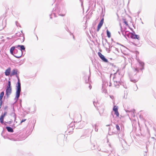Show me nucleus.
<instances>
[{
	"mask_svg": "<svg viewBox=\"0 0 156 156\" xmlns=\"http://www.w3.org/2000/svg\"><path fill=\"white\" fill-rule=\"evenodd\" d=\"M19 73L20 72H18V69L16 68H15L13 69L11 71L10 75V77L15 75L16 76L18 80L16 84V96L14 98V100H16V101L13 104L16 103L19 99L21 90L20 80L19 76Z\"/></svg>",
	"mask_w": 156,
	"mask_h": 156,
	"instance_id": "obj_1",
	"label": "nucleus"
},
{
	"mask_svg": "<svg viewBox=\"0 0 156 156\" xmlns=\"http://www.w3.org/2000/svg\"><path fill=\"white\" fill-rule=\"evenodd\" d=\"M138 62L140 65V69L138 67H136L134 68V72H136V73L133 76H130V81L134 83L136 82L140 78V76H137L136 74L139 72L140 70L142 71V73H143V70L144 69V62L139 60Z\"/></svg>",
	"mask_w": 156,
	"mask_h": 156,
	"instance_id": "obj_2",
	"label": "nucleus"
},
{
	"mask_svg": "<svg viewBox=\"0 0 156 156\" xmlns=\"http://www.w3.org/2000/svg\"><path fill=\"white\" fill-rule=\"evenodd\" d=\"M129 28L132 30V32H129L127 34V36L129 37H130L133 39H136L138 41L136 42H131V43L135 46H137L139 44V40L140 39V37L139 35L135 34V32L133 30V29L128 26Z\"/></svg>",
	"mask_w": 156,
	"mask_h": 156,
	"instance_id": "obj_3",
	"label": "nucleus"
},
{
	"mask_svg": "<svg viewBox=\"0 0 156 156\" xmlns=\"http://www.w3.org/2000/svg\"><path fill=\"white\" fill-rule=\"evenodd\" d=\"M60 8L57 5L53 9L52 11V13L50 15V18L51 19H52L51 16L53 15L55 17H57L56 14H57L59 16H64L65 14L60 13Z\"/></svg>",
	"mask_w": 156,
	"mask_h": 156,
	"instance_id": "obj_4",
	"label": "nucleus"
},
{
	"mask_svg": "<svg viewBox=\"0 0 156 156\" xmlns=\"http://www.w3.org/2000/svg\"><path fill=\"white\" fill-rule=\"evenodd\" d=\"M20 49V50L19 51L20 55H14V57L17 58H19L22 56H24L25 54V53L24 54L23 53V51H25V48L24 45H21Z\"/></svg>",
	"mask_w": 156,
	"mask_h": 156,
	"instance_id": "obj_5",
	"label": "nucleus"
},
{
	"mask_svg": "<svg viewBox=\"0 0 156 156\" xmlns=\"http://www.w3.org/2000/svg\"><path fill=\"white\" fill-rule=\"evenodd\" d=\"M85 122L84 121H80L78 122H76L74 124L75 127L77 129H82L85 126Z\"/></svg>",
	"mask_w": 156,
	"mask_h": 156,
	"instance_id": "obj_6",
	"label": "nucleus"
},
{
	"mask_svg": "<svg viewBox=\"0 0 156 156\" xmlns=\"http://www.w3.org/2000/svg\"><path fill=\"white\" fill-rule=\"evenodd\" d=\"M7 111H5L3 113H2L1 115L0 116V122L2 124L4 125L5 126L6 125V124L4 121V119L5 117L7 114Z\"/></svg>",
	"mask_w": 156,
	"mask_h": 156,
	"instance_id": "obj_7",
	"label": "nucleus"
},
{
	"mask_svg": "<svg viewBox=\"0 0 156 156\" xmlns=\"http://www.w3.org/2000/svg\"><path fill=\"white\" fill-rule=\"evenodd\" d=\"M12 92V88L11 87H6L5 88V95L7 98H9V95L11 94Z\"/></svg>",
	"mask_w": 156,
	"mask_h": 156,
	"instance_id": "obj_8",
	"label": "nucleus"
},
{
	"mask_svg": "<svg viewBox=\"0 0 156 156\" xmlns=\"http://www.w3.org/2000/svg\"><path fill=\"white\" fill-rule=\"evenodd\" d=\"M13 111L11 112L10 114V115L12 117H13L14 118V121L15 122L17 123V122L16 121V115L15 112V109L14 108V106L13 105L12 106Z\"/></svg>",
	"mask_w": 156,
	"mask_h": 156,
	"instance_id": "obj_9",
	"label": "nucleus"
},
{
	"mask_svg": "<svg viewBox=\"0 0 156 156\" xmlns=\"http://www.w3.org/2000/svg\"><path fill=\"white\" fill-rule=\"evenodd\" d=\"M104 18H102L99 23L98 24L97 28V31H98L101 27L102 26L103 23H104Z\"/></svg>",
	"mask_w": 156,
	"mask_h": 156,
	"instance_id": "obj_10",
	"label": "nucleus"
},
{
	"mask_svg": "<svg viewBox=\"0 0 156 156\" xmlns=\"http://www.w3.org/2000/svg\"><path fill=\"white\" fill-rule=\"evenodd\" d=\"M84 78L87 79V78H88L87 80L86 79L85 80V82L86 83H89V86L90 89L91 88V86L90 85V82H91L90 80V76H84Z\"/></svg>",
	"mask_w": 156,
	"mask_h": 156,
	"instance_id": "obj_11",
	"label": "nucleus"
},
{
	"mask_svg": "<svg viewBox=\"0 0 156 156\" xmlns=\"http://www.w3.org/2000/svg\"><path fill=\"white\" fill-rule=\"evenodd\" d=\"M20 45H17L12 47L10 49V52L11 54H13V51H14L15 49L16 48H20Z\"/></svg>",
	"mask_w": 156,
	"mask_h": 156,
	"instance_id": "obj_12",
	"label": "nucleus"
},
{
	"mask_svg": "<svg viewBox=\"0 0 156 156\" xmlns=\"http://www.w3.org/2000/svg\"><path fill=\"white\" fill-rule=\"evenodd\" d=\"M11 73V68L8 67L5 70V75L6 76H10Z\"/></svg>",
	"mask_w": 156,
	"mask_h": 156,
	"instance_id": "obj_13",
	"label": "nucleus"
},
{
	"mask_svg": "<svg viewBox=\"0 0 156 156\" xmlns=\"http://www.w3.org/2000/svg\"><path fill=\"white\" fill-rule=\"evenodd\" d=\"M16 36L17 37H23V40L22 42H23L25 40V37L24 36V34H21L20 32H19L18 33H16L15 34Z\"/></svg>",
	"mask_w": 156,
	"mask_h": 156,
	"instance_id": "obj_14",
	"label": "nucleus"
},
{
	"mask_svg": "<svg viewBox=\"0 0 156 156\" xmlns=\"http://www.w3.org/2000/svg\"><path fill=\"white\" fill-rule=\"evenodd\" d=\"M5 128L7 129V131L9 132L13 133L14 132L12 128L10 126H7Z\"/></svg>",
	"mask_w": 156,
	"mask_h": 156,
	"instance_id": "obj_15",
	"label": "nucleus"
},
{
	"mask_svg": "<svg viewBox=\"0 0 156 156\" xmlns=\"http://www.w3.org/2000/svg\"><path fill=\"white\" fill-rule=\"evenodd\" d=\"M121 141H122V146L123 148L124 149H125L126 148H125V146L124 147L123 145H124L125 146V144L126 145V141L125 140L122 139V140H120Z\"/></svg>",
	"mask_w": 156,
	"mask_h": 156,
	"instance_id": "obj_16",
	"label": "nucleus"
},
{
	"mask_svg": "<svg viewBox=\"0 0 156 156\" xmlns=\"http://www.w3.org/2000/svg\"><path fill=\"white\" fill-rule=\"evenodd\" d=\"M114 85L115 87L118 88L119 86V81H117L116 80H114Z\"/></svg>",
	"mask_w": 156,
	"mask_h": 156,
	"instance_id": "obj_17",
	"label": "nucleus"
},
{
	"mask_svg": "<svg viewBox=\"0 0 156 156\" xmlns=\"http://www.w3.org/2000/svg\"><path fill=\"white\" fill-rule=\"evenodd\" d=\"M103 62H108V60L105 58V57L104 56L101 59Z\"/></svg>",
	"mask_w": 156,
	"mask_h": 156,
	"instance_id": "obj_18",
	"label": "nucleus"
},
{
	"mask_svg": "<svg viewBox=\"0 0 156 156\" xmlns=\"http://www.w3.org/2000/svg\"><path fill=\"white\" fill-rule=\"evenodd\" d=\"M18 53H20L19 51L16 49H15L14 51H13V54H12V55H13L14 56V55H14V54H16Z\"/></svg>",
	"mask_w": 156,
	"mask_h": 156,
	"instance_id": "obj_19",
	"label": "nucleus"
},
{
	"mask_svg": "<svg viewBox=\"0 0 156 156\" xmlns=\"http://www.w3.org/2000/svg\"><path fill=\"white\" fill-rule=\"evenodd\" d=\"M107 35L108 38H110L111 37V34L110 32L108 30H106Z\"/></svg>",
	"mask_w": 156,
	"mask_h": 156,
	"instance_id": "obj_20",
	"label": "nucleus"
},
{
	"mask_svg": "<svg viewBox=\"0 0 156 156\" xmlns=\"http://www.w3.org/2000/svg\"><path fill=\"white\" fill-rule=\"evenodd\" d=\"M113 110L114 112L118 111V107L116 106L115 105L113 107Z\"/></svg>",
	"mask_w": 156,
	"mask_h": 156,
	"instance_id": "obj_21",
	"label": "nucleus"
},
{
	"mask_svg": "<svg viewBox=\"0 0 156 156\" xmlns=\"http://www.w3.org/2000/svg\"><path fill=\"white\" fill-rule=\"evenodd\" d=\"M98 54L99 56V57L101 59L104 56L100 52H98Z\"/></svg>",
	"mask_w": 156,
	"mask_h": 156,
	"instance_id": "obj_22",
	"label": "nucleus"
},
{
	"mask_svg": "<svg viewBox=\"0 0 156 156\" xmlns=\"http://www.w3.org/2000/svg\"><path fill=\"white\" fill-rule=\"evenodd\" d=\"M10 79L9 78V80L8 81L7 85L6 87H12V86L11 85V81H10Z\"/></svg>",
	"mask_w": 156,
	"mask_h": 156,
	"instance_id": "obj_23",
	"label": "nucleus"
},
{
	"mask_svg": "<svg viewBox=\"0 0 156 156\" xmlns=\"http://www.w3.org/2000/svg\"><path fill=\"white\" fill-rule=\"evenodd\" d=\"M128 31H125V33H124L123 32L124 31H123V30H122V32L123 35L126 38V36H127V34H126V32H128Z\"/></svg>",
	"mask_w": 156,
	"mask_h": 156,
	"instance_id": "obj_24",
	"label": "nucleus"
},
{
	"mask_svg": "<svg viewBox=\"0 0 156 156\" xmlns=\"http://www.w3.org/2000/svg\"><path fill=\"white\" fill-rule=\"evenodd\" d=\"M115 127H116V129L118 131H120V127H119V125L118 124H116L115 125Z\"/></svg>",
	"mask_w": 156,
	"mask_h": 156,
	"instance_id": "obj_25",
	"label": "nucleus"
},
{
	"mask_svg": "<svg viewBox=\"0 0 156 156\" xmlns=\"http://www.w3.org/2000/svg\"><path fill=\"white\" fill-rule=\"evenodd\" d=\"M119 82H120L119 84L120 85H122L125 88H126V87L124 85V83L123 82H122V81H121V80H120L119 81Z\"/></svg>",
	"mask_w": 156,
	"mask_h": 156,
	"instance_id": "obj_26",
	"label": "nucleus"
},
{
	"mask_svg": "<svg viewBox=\"0 0 156 156\" xmlns=\"http://www.w3.org/2000/svg\"><path fill=\"white\" fill-rule=\"evenodd\" d=\"M123 23L126 24V26H128V24L127 22L126 21V20L125 19H123Z\"/></svg>",
	"mask_w": 156,
	"mask_h": 156,
	"instance_id": "obj_27",
	"label": "nucleus"
},
{
	"mask_svg": "<svg viewBox=\"0 0 156 156\" xmlns=\"http://www.w3.org/2000/svg\"><path fill=\"white\" fill-rule=\"evenodd\" d=\"M73 126H72V124H70V125H69V130H70V131H71V130H73Z\"/></svg>",
	"mask_w": 156,
	"mask_h": 156,
	"instance_id": "obj_28",
	"label": "nucleus"
},
{
	"mask_svg": "<svg viewBox=\"0 0 156 156\" xmlns=\"http://www.w3.org/2000/svg\"><path fill=\"white\" fill-rule=\"evenodd\" d=\"M114 114L116 115V116H119V114L118 111L114 112Z\"/></svg>",
	"mask_w": 156,
	"mask_h": 156,
	"instance_id": "obj_29",
	"label": "nucleus"
},
{
	"mask_svg": "<svg viewBox=\"0 0 156 156\" xmlns=\"http://www.w3.org/2000/svg\"><path fill=\"white\" fill-rule=\"evenodd\" d=\"M16 24L17 27L19 26L20 27H21V26L20 24L17 21H16L15 22Z\"/></svg>",
	"mask_w": 156,
	"mask_h": 156,
	"instance_id": "obj_30",
	"label": "nucleus"
},
{
	"mask_svg": "<svg viewBox=\"0 0 156 156\" xmlns=\"http://www.w3.org/2000/svg\"><path fill=\"white\" fill-rule=\"evenodd\" d=\"M94 127H95V130L97 132L98 131V129H97V125L96 124H95L94 125Z\"/></svg>",
	"mask_w": 156,
	"mask_h": 156,
	"instance_id": "obj_31",
	"label": "nucleus"
},
{
	"mask_svg": "<svg viewBox=\"0 0 156 156\" xmlns=\"http://www.w3.org/2000/svg\"><path fill=\"white\" fill-rule=\"evenodd\" d=\"M8 106H5L3 108L4 110L5 111H6L8 110Z\"/></svg>",
	"mask_w": 156,
	"mask_h": 156,
	"instance_id": "obj_32",
	"label": "nucleus"
},
{
	"mask_svg": "<svg viewBox=\"0 0 156 156\" xmlns=\"http://www.w3.org/2000/svg\"><path fill=\"white\" fill-rule=\"evenodd\" d=\"M4 94V91H2L1 93L0 94V96H2L3 97Z\"/></svg>",
	"mask_w": 156,
	"mask_h": 156,
	"instance_id": "obj_33",
	"label": "nucleus"
},
{
	"mask_svg": "<svg viewBox=\"0 0 156 156\" xmlns=\"http://www.w3.org/2000/svg\"><path fill=\"white\" fill-rule=\"evenodd\" d=\"M104 152L105 153H108V154L106 155V156H108L109 155V154H111L110 152L109 151H104Z\"/></svg>",
	"mask_w": 156,
	"mask_h": 156,
	"instance_id": "obj_34",
	"label": "nucleus"
},
{
	"mask_svg": "<svg viewBox=\"0 0 156 156\" xmlns=\"http://www.w3.org/2000/svg\"><path fill=\"white\" fill-rule=\"evenodd\" d=\"M27 120L26 119H22L20 122V124H21L22 122H25Z\"/></svg>",
	"mask_w": 156,
	"mask_h": 156,
	"instance_id": "obj_35",
	"label": "nucleus"
},
{
	"mask_svg": "<svg viewBox=\"0 0 156 156\" xmlns=\"http://www.w3.org/2000/svg\"><path fill=\"white\" fill-rule=\"evenodd\" d=\"M118 70H117V71L114 74V77L113 78V79H114L115 78V77H115L116 76V75L117 73V72H118Z\"/></svg>",
	"mask_w": 156,
	"mask_h": 156,
	"instance_id": "obj_36",
	"label": "nucleus"
},
{
	"mask_svg": "<svg viewBox=\"0 0 156 156\" xmlns=\"http://www.w3.org/2000/svg\"><path fill=\"white\" fill-rule=\"evenodd\" d=\"M12 119H10V120L9 121V122H7V123L9 124H11L12 123Z\"/></svg>",
	"mask_w": 156,
	"mask_h": 156,
	"instance_id": "obj_37",
	"label": "nucleus"
},
{
	"mask_svg": "<svg viewBox=\"0 0 156 156\" xmlns=\"http://www.w3.org/2000/svg\"><path fill=\"white\" fill-rule=\"evenodd\" d=\"M112 46H110V45L109 46V49H108V53H109L111 51V50L110 49V48H111L112 47Z\"/></svg>",
	"mask_w": 156,
	"mask_h": 156,
	"instance_id": "obj_38",
	"label": "nucleus"
},
{
	"mask_svg": "<svg viewBox=\"0 0 156 156\" xmlns=\"http://www.w3.org/2000/svg\"><path fill=\"white\" fill-rule=\"evenodd\" d=\"M119 25H120V27L121 32H122V30H123V29H122V25H121V24L120 23L119 24Z\"/></svg>",
	"mask_w": 156,
	"mask_h": 156,
	"instance_id": "obj_39",
	"label": "nucleus"
},
{
	"mask_svg": "<svg viewBox=\"0 0 156 156\" xmlns=\"http://www.w3.org/2000/svg\"><path fill=\"white\" fill-rule=\"evenodd\" d=\"M3 104V101H0V108H2V106Z\"/></svg>",
	"mask_w": 156,
	"mask_h": 156,
	"instance_id": "obj_40",
	"label": "nucleus"
},
{
	"mask_svg": "<svg viewBox=\"0 0 156 156\" xmlns=\"http://www.w3.org/2000/svg\"><path fill=\"white\" fill-rule=\"evenodd\" d=\"M109 64H110V65H111L112 66H114V67L115 66V65H114L113 63H111L110 62H108Z\"/></svg>",
	"mask_w": 156,
	"mask_h": 156,
	"instance_id": "obj_41",
	"label": "nucleus"
},
{
	"mask_svg": "<svg viewBox=\"0 0 156 156\" xmlns=\"http://www.w3.org/2000/svg\"><path fill=\"white\" fill-rule=\"evenodd\" d=\"M3 98V97L0 96V101H2Z\"/></svg>",
	"mask_w": 156,
	"mask_h": 156,
	"instance_id": "obj_42",
	"label": "nucleus"
},
{
	"mask_svg": "<svg viewBox=\"0 0 156 156\" xmlns=\"http://www.w3.org/2000/svg\"><path fill=\"white\" fill-rule=\"evenodd\" d=\"M110 152H112V153H114L115 152V151H114V150H113H113H111V151H110Z\"/></svg>",
	"mask_w": 156,
	"mask_h": 156,
	"instance_id": "obj_43",
	"label": "nucleus"
},
{
	"mask_svg": "<svg viewBox=\"0 0 156 156\" xmlns=\"http://www.w3.org/2000/svg\"><path fill=\"white\" fill-rule=\"evenodd\" d=\"M93 104H94V106H95V107H96V104H97L94 101L93 102Z\"/></svg>",
	"mask_w": 156,
	"mask_h": 156,
	"instance_id": "obj_44",
	"label": "nucleus"
},
{
	"mask_svg": "<svg viewBox=\"0 0 156 156\" xmlns=\"http://www.w3.org/2000/svg\"><path fill=\"white\" fill-rule=\"evenodd\" d=\"M105 41L108 43V44L109 45L110 44L109 43H108V42L107 40L105 38Z\"/></svg>",
	"mask_w": 156,
	"mask_h": 156,
	"instance_id": "obj_45",
	"label": "nucleus"
},
{
	"mask_svg": "<svg viewBox=\"0 0 156 156\" xmlns=\"http://www.w3.org/2000/svg\"><path fill=\"white\" fill-rule=\"evenodd\" d=\"M12 128H15L16 126H15V124H13V125L12 126Z\"/></svg>",
	"mask_w": 156,
	"mask_h": 156,
	"instance_id": "obj_46",
	"label": "nucleus"
},
{
	"mask_svg": "<svg viewBox=\"0 0 156 156\" xmlns=\"http://www.w3.org/2000/svg\"><path fill=\"white\" fill-rule=\"evenodd\" d=\"M136 88H135L134 89V90H135V91L136 90H137V88H138V87H137V86L136 85Z\"/></svg>",
	"mask_w": 156,
	"mask_h": 156,
	"instance_id": "obj_47",
	"label": "nucleus"
},
{
	"mask_svg": "<svg viewBox=\"0 0 156 156\" xmlns=\"http://www.w3.org/2000/svg\"><path fill=\"white\" fill-rule=\"evenodd\" d=\"M139 51H136V54H139Z\"/></svg>",
	"mask_w": 156,
	"mask_h": 156,
	"instance_id": "obj_48",
	"label": "nucleus"
},
{
	"mask_svg": "<svg viewBox=\"0 0 156 156\" xmlns=\"http://www.w3.org/2000/svg\"><path fill=\"white\" fill-rule=\"evenodd\" d=\"M125 111L127 112H129L130 111L129 110H125Z\"/></svg>",
	"mask_w": 156,
	"mask_h": 156,
	"instance_id": "obj_49",
	"label": "nucleus"
},
{
	"mask_svg": "<svg viewBox=\"0 0 156 156\" xmlns=\"http://www.w3.org/2000/svg\"><path fill=\"white\" fill-rule=\"evenodd\" d=\"M112 116V117H113V118H114V115H113V114H112V112L111 113V117Z\"/></svg>",
	"mask_w": 156,
	"mask_h": 156,
	"instance_id": "obj_50",
	"label": "nucleus"
},
{
	"mask_svg": "<svg viewBox=\"0 0 156 156\" xmlns=\"http://www.w3.org/2000/svg\"><path fill=\"white\" fill-rule=\"evenodd\" d=\"M110 97L111 98L113 99V98H114V97H113V96H110Z\"/></svg>",
	"mask_w": 156,
	"mask_h": 156,
	"instance_id": "obj_51",
	"label": "nucleus"
},
{
	"mask_svg": "<svg viewBox=\"0 0 156 156\" xmlns=\"http://www.w3.org/2000/svg\"><path fill=\"white\" fill-rule=\"evenodd\" d=\"M21 102H22V100H20V103H21Z\"/></svg>",
	"mask_w": 156,
	"mask_h": 156,
	"instance_id": "obj_52",
	"label": "nucleus"
},
{
	"mask_svg": "<svg viewBox=\"0 0 156 156\" xmlns=\"http://www.w3.org/2000/svg\"><path fill=\"white\" fill-rule=\"evenodd\" d=\"M124 29H125L124 30H123V31H124L126 30V27H125V28H124Z\"/></svg>",
	"mask_w": 156,
	"mask_h": 156,
	"instance_id": "obj_53",
	"label": "nucleus"
},
{
	"mask_svg": "<svg viewBox=\"0 0 156 156\" xmlns=\"http://www.w3.org/2000/svg\"><path fill=\"white\" fill-rule=\"evenodd\" d=\"M5 122V124L6 125V123H7V122H5H5Z\"/></svg>",
	"mask_w": 156,
	"mask_h": 156,
	"instance_id": "obj_54",
	"label": "nucleus"
},
{
	"mask_svg": "<svg viewBox=\"0 0 156 156\" xmlns=\"http://www.w3.org/2000/svg\"><path fill=\"white\" fill-rule=\"evenodd\" d=\"M80 44H79V46H78V47L79 48H80Z\"/></svg>",
	"mask_w": 156,
	"mask_h": 156,
	"instance_id": "obj_55",
	"label": "nucleus"
},
{
	"mask_svg": "<svg viewBox=\"0 0 156 156\" xmlns=\"http://www.w3.org/2000/svg\"><path fill=\"white\" fill-rule=\"evenodd\" d=\"M110 126V125H106V126Z\"/></svg>",
	"mask_w": 156,
	"mask_h": 156,
	"instance_id": "obj_56",
	"label": "nucleus"
},
{
	"mask_svg": "<svg viewBox=\"0 0 156 156\" xmlns=\"http://www.w3.org/2000/svg\"><path fill=\"white\" fill-rule=\"evenodd\" d=\"M108 49L107 48H106V51H108Z\"/></svg>",
	"mask_w": 156,
	"mask_h": 156,
	"instance_id": "obj_57",
	"label": "nucleus"
},
{
	"mask_svg": "<svg viewBox=\"0 0 156 156\" xmlns=\"http://www.w3.org/2000/svg\"><path fill=\"white\" fill-rule=\"evenodd\" d=\"M118 33H119L120 34V32H119H119H118Z\"/></svg>",
	"mask_w": 156,
	"mask_h": 156,
	"instance_id": "obj_58",
	"label": "nucleus"
},
{
	"mask_svg": "<svg viewBox=\"0 0 156 156\" xmlns=\"http://www.w3.org/2000/svg\"><path fill=\"white\" fill-rule=\"evenodd\" d=\"M21 33H22V34H23V32H22V30H21Z\"/></svg>",
	"mask_w": 156,
	"mask_h": 156,
	"instance_id": "obj_59",
	"label": "nucleus"
},
{
	"mask_svg": "<svg viewBox=\"0 0 156 156\" xmlns=\"http://www.w3.org/2000/svg\"><path fill=\"white\" fill-rule=\"evenodd\" d=\"M111 40H112V41H113V39L112 38Z\"/></svg>",
	"mask_w": 156,
	"mask_h": 156,
	"instance_id": "obj_60",
	"label": "nucleus"
},
{
	"mask_svg": "<svg viewBox=\"0 0 156 156\" xmlns=\"http://www.w3.org/2000/svg\"><path fill=\"white\" fill-rule=\"evenodd\" d=\"M4 138H5V136H4Z\"/></svg>",
	"mask_w": 156,
	"mask_h": 156,
	"instance_id": "obj_61",
	"label": "nucleus"
},
{
	"mask_svg": "<svg viewBox=\"0 0 156 156\" xmlns=\"http://www.w3.org/2000/svg\"><path fill=\"white\" fill-rule=\"evenodd\" d=\"M117 44H119V43H117Z\"/></svg>",
	"mask_w": 156,
	"mask_h": 156,
	"instance_id": "obj_62",
	"label": "nucleus"
},
{
	"mask_svg": "<svg viewBox=\"0 0 156 156\" xmlns=\"http://www.w3.org/2000/svg\"><path fill=\"white\" fill-rule=\"evenodd\" d=\"M133 27L134 28H135V27H134V25H133Z\"/></svg>",
	"mask_w": 156,
	"mask_h": 156,
	"instance_id": "obj_63",
	"label": "nucleus"
},
{
	"mask_svg": "<svg viewBox=\"0 0 156 156\" xmlns=\"http://www.w3.org/2000/svg\"><path fill=\"white\" fill-rule=\"evenodd\" d=\"M111 156H115L114 155H112Z\"/></svg>",
	"mask_w": 156,
	"mask_h": 156,
	"instance_id": "obj_64",
	"label": "nucleus"
}]
</instances>
